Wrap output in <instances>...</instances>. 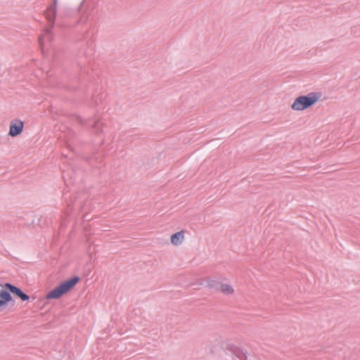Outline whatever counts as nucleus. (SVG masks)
Masks as SVG:
<instances>
[{
	"mask_svg": "<svg viewBox=\"0 0 360 360\" xmlns=\"http://www.w3.org/2000/svg\"><path fill=\"white\" fill-rule=\"evenodd\" d=\"M219 290L221 293L226 295H232L234 292V289H233V286L231 284L226 283H220V285L219 286Z\"/></svg>",
	"mask_w": 360,
	"mask_h": 360,
	"instance_id": "6",
	"label": "nucleus"
},
{
	"mask_svg": "<svg viewBox=\"0 0 360 360\" xmlns=\"http://www.w3.org/2000/svg\"><path fill=\"white\" fill-rule=\"evenodd\" d=\"M39 41L40 46H41V47L42 49L44 47V41H43V37H40L39 39Z\"/></svg>",
	"mask_w": 360,
	"mask_h": 360,
	"instance_id": "7",
	"label": "nucleus"
},
{
	"mask_svg": "<svg viewBox=\"0 0 360 360\" xmlns=\"http://www.w3.org/2000/svg\"><path fill=\"white\" fill-rule=\"evenodd\" d=\"M24 128V123L20 120H13L11 122L8 135L15 137L20 135Z\"/></svg>",
	"mask_w": 360,
	"mask_h": 360,
	"instance_id": "4",
	"label": "nucleus"
},
{
	"mask_svg": "<svg viewBox=\"0 0 360 360\" xmlns=\"http://www.w3.org/2000/svg\"><path fill=\"white\" fill-rule=\"evenodd\" d=\"M79 281L77 277L70 278L51 290L46 295L47 300L58 299L69 292Z\"/></svg>",
	"mask_w": 360,
	"mask_h": 360,
	"instance_id": "3",
	"label": "nucleus"
},
{
	"mask_svg": "<svg viewBox=\"0 0 360 360\" xmlns=\"http://www.w3.org/2000/svg\"><path fill=\"white\" fill-rule=\"evenodd\" d=\"M185 234L186 231L184 230H181L172 234L170 236V242L172 245L174 246L181 245L185 240Z\"/></svg>",
	"mask_w": 360,
	"mask_h": 360,
	"instance_id": "5",
	"label": "nucleus"
},
{
	"mask_svg": "<svg viewBox=\"0 0 360 360\" xmlns=\"http://www.w3.org/2000/svg\"><path fill=\"white\" fill-rule=\"evenodd\" d=\"M4 289L0 284V310L5 309L8 304L13 300V297L10 292H12L22 301H27L29 296L24 293L20 288L10 283H6Z\"/></svg>",
	"mask_w": 360,
	"mask_h": 360,
	"instance_id": "1",
	"label": "nucleus"
},
{
	"mask_svg": "<svg viewBox=\"0 0 360 360\" xmlns=\"http://www.w3.org/2000/svg\"><path fill=\"white\" fill-rule=\"evenodd\" d=\"M321 97L319 92H311L307 96L297 97L291 105V108L295 111H302L314 105Z\"/></svg>",
	"mask_w": 360,
	"mask_h": 360,
	"instance_id": "2",
	"label": "nucleus"
}]
</instances>
